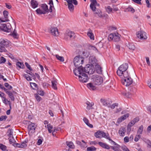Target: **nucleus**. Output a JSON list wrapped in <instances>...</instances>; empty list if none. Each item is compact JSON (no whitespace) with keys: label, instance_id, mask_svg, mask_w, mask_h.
I'll list each match as a JSON object with an SVG mask.
<instances>
[{"label":"nucleus","instance_id":"nucleus-1","mask_svg":"<svg viewBox=\"0 0 151 151\" xmlns=\"http://www.w3.org/2000/svg\"><path fill=\"white\" fill-rule=\"evenodd\" d=\"M84 58L80 55L76 56L74 59V64L78 71L83 69L82 65L83 63Z\"/></svg>","mask_w":151,"mask_h":151},{"label":"nucleus","instance_id":"nucleus-2","mask_svg":"<svg viewBox=\"0 0 151 151\" xmlns=\"http://www.w3.org/2000/svg\"><path fill=\"white\" fill-rule=\"evenodd\" d=\"M10 42L6 39H0V52H5L7 51L6 47H9Z\"/></svg>","mask_w":151,"mask_h":151},{"label":"nucleus","instance_id":"nucleus-3","mask_svg":"<svg viewBox=\"0 0 151 151\" xmlns=\"http://www.w3.org/2000/svg\"><path fill=\"white\" fill-rule=\"evenodd\" d=\"M78 71L79 74V75H78L79 81L83 83L87 82L88 80V77L87 75L84 73L83 69Z\"/></svg>","mask_w":151,"mask_h":151},{"label":"nucleus","instance_id":"nucleus-4","mask_svg":"<svg viewBox=\"0 0 151 151\" xmlns=\"http://www.w3.org/2000/svg\"><path fill=\"white\" fill-rule=\"evenodd\" d=\"M128 68V65L127 63H124L121 65L118 68L116 73L119 76L122 75L123 72L127 71Z\"/></svg>","mask_w":151,"mask_h":151},{"label":"nucleus","instance_id":"nucleus-5","mask_svg":"<svg viewBox=\"0 0 151 151\" xmlns=\"http://www.w3.org/2000/svg\"><path fill=\"white\" fill-rule=\"evenodd\" d=\"M128 91L127 93L122 92V94L125 96L129 98L132 95L134 94L136 92V89L134 87H129L128 88Z\"/></svg>","mask_w":151,"mask_h":151},{"label":"nucleus","instance_id":"nucleus-6","mask_svg":"<svg viewBox=\"0 0 151 151\" xmlns=\"http://www.w3.org/2000/svg\"><path fill=\"white\" fill-rule=\"evenodd\" d=\"M24 123L29 124L28 127V129L29 132H31V133H34L35 132V129L36 127L35 126V124L34 123L30 122V121H24Z\"/></svg>","mask_w":151,"mask_h":151},{"label":"nucleus","instance_id":"nucleus-7","mask_svg":"<svg viewBox=\"0 0 151 151\" xmlns=\"http://www.w3.org/2000/svg\"><path fill=\"white\" fill-rule=\"evenodd\" d=\"M11 25L9 23L2 24L0 26V30L9 32L11 31Z\"/></svg>","mask_w":151,"mask_h":151},{"label":"nucleus","instance_id":"nucleus-8","mask_svg":"<svg viewBox=\"0 0 151 151\" xmlns=\"http://www.w3.org/2000/svg\"><path fill=\"white\" fill-rule=\"evenodd\" d=\"M98 144L102 147L107 150L110 149V147H111L112 149L114 151H116L118 150V148L116 147H114L112 146H110L109 145H107L106 143L101 142H99Z\"/></svg>","mask_w":151,"mask_h":151},{"label":"nucleus","instance_id":"nucleus-9","mask_svg":"<svg viewBox=\"0 0 151 151\" xmlns=\"http://www.w3.org/2000/svg\"><path fill=\"white\" fill-rule=\"evenodd\" d=\"M92 79L94 83L96 85H100L103 82V78L99 75L93 76Z\"/></svg>","mask_w":151,"mask_h":151},{"label":"nucleus","instance_id":"nucleus-10","mask_svg":"<svg viewBox=\"0 0 151 151\" xmlns=\"http://www.w3.org/2000/svg\"><path fill=\"white\" fill-rule=\"evenodd\" d=\"M75 37V33L72 31H67L65 34L64 39L65 40H68L73 39Z\"/></svg>","mask_w":151,"mask_h":151},{"label":"nucleus","instance_id":"nucleus-11","mask_svg":"<svg viewBox=\"0 0 151 151\" xmlns=\"http://www.w3.org/2000/svg\"><path fill=\"white\" fill-rule=\"evenodd\" d=\"M133 80L131 77L122 79V82L123 85L127 86L130 85L132 83Z\"/></svg>","mask_w":151,"mask_h":151},{"label":"nucleus","instance_id":"nucleus-12","mask_svg":"<svg viewBox=\"0 0 151 151\" xmlns=\"http://www.w3.org/2000/svg\"><path fill=\"white\" fill-rule=\"evenodd\" d=\"M137 33V37L142 40H146L147 38L146 32L140 30Z\"/></svg>","mask_w":151,"mask_h":151},{"label":"nucleus","instance_id":"nucleus-13","mask_svg":"<svg viewBox=\"0 0 151 151\" xmlns=\"http://www.w3.org/2000/svg\"><path fill=\"white\" fill-rule=\"evenodd\" d=\"M100 101L104 106H107L109 107H110V105L112 103L111 99H101Z\"/></svg>","mask_w":151,"mask_h":151},{"label":"nucleus","instance_id":"nucleus-14","mask_svg":"<svg viewBox=\"0 0 151 151\" xmlns=\"http://www.w3.org/2000/svg\"><path fill=\"white\" fill-rule=\"evenodd\" d=\"M99 6V4L97 3L96 0H93V1L91 2L90 7L93 12H96L97 9L96 6Z\"/></svg>","mask_w":151,"mask_h":151},{"label":"nucleus","instance_id":"nucleus-15","mask_svg":"<svg viewBox=\"0 0 151 151\" xmlns=\"http://www.w3.org/2000/svg\"><path fill=\"white\" fill-rule=\"evenodd\" d=\"M3 13L4 18H0V20L1 22H4L9 21V20L8 19V12L7 11L5 10L4 11Z\"/></svg>","mask_w":151,"mask_h":151},{"label":"nucleus","instance_id":"nucleus-16","mask_svg":"<svg viewBox=\"0 0 151 151\" xmlns=\"http://www.w3.org/2000/svg\"><path fill=\"white\" fill-rule=\"evenodd\" d=\"M50 32L54 36L58 35V29L56 27H51L50 28Z\"/></svg>","mask_w":151,"mask_h":151},{"label":"nucleus","instance_id":"nucleus-17","mask_svg":"<svg viewBox=\"0 0 151 151\" xmlns=\"http://www.w3.org/2000/svg\"><path fill=\"white\" fill-rule=\"evenodd\" d=\"M89 62L93 66H95L96 65H98L97 64V60L94 57H90L89 58Z\"/></svg>","mask_w":151,"mask_h":151},{"label":"nucleus","instance_id":"nucleus-18","mask_svg":"<svg viewBox=\"0 0 151 151\" xmlns=\"http://www.w3.org/2000/svg\"><path fill=\"white\" fill-rule=\"evenodd\" d=\"M126 131L125 128L122 127L119 129V133L121 136H124L125 135Z\"/></svg>","mask_w":151,"mask_h":151},{"label":"nucleus","instance_id":"nucleus-19","mask_svg":"<svg viewBox=\"0 0 151 151\" xmlns=\"http://www.w3.org/2000/svg\"><path fill=\"white\" fill-rule=\"evenodd\" d=\"M95 71L99 74H101L102 72L101 67L98 64L96 65Z\"/></svg>","mask_w":151,"mask_h":151},{"label":"nucleus","instance_id":"nucleus-20","mask_svg":"<svg viewBox=\"0 0 151 151\" xmlns=\"http://www.w3.org/2000/svg\"><path fill=\"white\" fill-rule=\"evenodd\" d=\"M129 115V114L128 113L126 114L119 118L118 120V122H121L123 120L127 118L128 117Z\"/></svg>","mask_w":151,"mask_h":151},{"label":"nucleus","instance_id":"nucleus-21","mask_svg":"<svg viewBox=\"0 0 151 151\" xmlns=\"http://www.w3.org/2000/svg\"><path fill=\"white\" fill-rule=\"evenodd\" d=\"M86 104L87 106H86V109L88 110H89L91 109H93V108L92 107V106L94 105V103L93 102H91L90 103L88 101H87Z\"/></svg>","mask_w":151,"mask_h":151},{"label":"nucleus","instance_id":"nucleus-22","mask_svg":"<svg viewBox=\"0 0 151 151\" xmlns=\"http://www.w3.org/2000/svg\"><path fill=\"white\" fill-rule=\"evenodd\" d=\"M127 47L130 50H134L135 48L134 44L132 42H129L127 45Z\"/></svg>","mask_w":151,"mask_h":151},{"label":"nucleus","instance_id":"nucleus-23","mask_svg":"<svg viewBox=\"0 0 151 151\" xmlns=\"http://www.w3.org/2000/svg\"><path fill=\"white\" fill-rule=\"evenodd\" d=\"M87 87L90 90H95L96 89V87L92 83H88L87 84Z\"/></svg>","mask_w":151,"mask_h":151},{"label":"nucleus","instance_id":"nucleus-24","mask_svg":"<svg viewBox=\"0 0 151 151\" xmlns=\"http://www.w3.org/2000/svg\"><path fill=\"white\" fill-rule=\"evenodd\" d=\"M120 35L118 33L117 34H114L113 41L115 42L119 41L120 40Z\"/></svg>","mask_w":151,"mask_h":151},{"label":"nucleus","instance_id":"nucleus-25","mask_svg":"<svg viewBox=\"0 0 151 151\" xmlns=\"http://www.w3.org/2000/svg\"><path fill=\"white\" fill-rule=\"evenodd\" d=\"M31 4L33 8H35L37 7L38 4L35 0H31Z\"/></svg>","mask_w":151,"mask_h":151},{"label":"nucleus","instance_id":"nucleus-26","mask_svg":"<svg viewBox=\"0 0 151 151\" xmlns=\"http://www.w3.org/2000/svg\"><path fill=\"white\" fill-rule=\"evenodd\" d=\"M101 136L102 137H104L107 139H110V137L109 134L108 133H106L102 131Z\"/></svg>","mask_w":151,"mask_h":151},{"label":"nucleus","instance_id":"nucleus-27","mask_svg":"<svg viewBox=\"0 0 151 151\" xmlns=\"http://www.w3.org/2000/svg\"><path fill=\"white\" fill-rule=\"evenodd\" d=\"M91 66L90 65L88 64L87 65L86 67L83 69V72L85 73H87L89 74V72L91 68H90V66Z\"/></svg>","mask_w":151,"mask_h":151},{"label":"nucleus","instance_id":"nucleus-28","mask_svg":"<svg viewBox=\"0 0 151 151\" xmlns=\"http://www.w3.org/2000/svg\"><path fill=\"white\" fill-rule=\"evenodd\" d=\"M102 131L98 130L94 133L95 136L97 138H101V137L100 135H102Z\"/></svg>","mask_w":151,"mask_h":151},{"label":"nucleus","instance_id":"nucleus-29","mask_svg":"<svg viewBox=\"0 0 151 151\" xmlns=\"http://www.w3.org/2000/svg\"><path fill=\"white\" fill-rule=\"evenodd\" d=\"M66 143L67 145L70 148L73 149L75 147L73 142H68L66 141Z\"/></svg>","mask_w":151,"mask_h":151},{"label":"nucleus","instance_id":"nucleus-30","mask_svg":"<svg viewBox=\"0 0 151 151\" xmlns=\"http://www.w3.org/2000/svg\"><path fill=\"white\" fill-rule=\"evenodd\" d=\"M94 13L95 14H98V16L101 18L103 17H105V15L104 14H103L101 11L100 10H97V11H96Z\"/></svg>","mask_w":151,"mask_h":151},{"label":"nucleus","instance_id":"nucleus-31","mask_svg":"<svg viewBox=\"0 0 151 151\" xmlns=\"http://www.w3.org/2000/svg\"><path fill=\"white\" fill-rule=\"evenodd\" d=\"M6 93L8 95L9 97L11 99L12 101H14V97L12 92L10 91H7Z\"/></svg>","mask_w":151,"mask_h":151},{"label":"nucleus","instance_id":"nucleus-32","mask_svg":"<svg viewBox=\"0 0 151 151\" xmlns=\"http://www.w3.org/2000/svg\"><path fill=\"white\" fill-rule=\"evenodd\" d=\"M87 35L91 39L93 40H94V36L91 31L88 32L87 33Z\"/></svg>","mask_w":151,"mask_h":151},{"label":"nucleus","instance_id":"nucleus-33","mask_svg":"<svg viewBox=\"0 0 151 151\" xmlns=\"http://www.w3.org/2000/svg\"><path fill=\"white\" fill-rule=\"evenodd\" d=\"M139 121V118L138 117H136L132 120L129 123L133 126L136 123L138 122Z\"/></svg>","mask_w":151,"mask_h":151},{"label":"nucleus","instance_id":"nucleus-34","mask_svg":"<svg viewBox=\"0 0 151 151\" xmlns=\"http://www.w3.org/2000/svg\"><path fill=\"white\" fill-rule=\"evenodd\" d=\"M41 7L44 10L43 12H45V13L48 12V6L46 4H42Z\"/></svg>","mask_w":151,"mask_h":151},{"label":"nucleus","instance_id":"nucleus-35","mask_svg":"<svg viewBox=\"0 0 151 151\" xmlns=\"http://www.w3.org/2000/svg\"><path fill=\"white\" fill-rule=\"evenodd\" d=\"M16 65L17 67H18L19 68H23L24 67V65L23 63L19 61L17 63Z\"/></svg>","mask_w":151,"mask_h":151},{"label":"nucleus","instance_id":"nucleus-36","mask_svg":"<svg viewBox=\"0 0 151 151\" xmlns=\"http://www.w3.org/2000/svg\"><path fill=\"white\" fill-rule=\"evenodd\" d=\"M122 76L124 77V78L130 77L129 76L128 73L127 71L123 72L122 75L121 76Z\"/></svg>","mask_w":151,"mask_h":151},{"label":"nucleus","instance_id":"nucleus-37","mask_svg":"<svg viewBox=\"0 0 151 151\" xmlns=\"http://www.w3.org/2000/svg\"><path fill=\"white\" fill-rule=\"evenodd\" d=\"M30 85L32 88L35 90L38 89V86L36 84L34 83H30Z\"/></svg>","mask_w":151,"mask_h":151},{"label":"nucleus","instance_id":"nucleus-38","mask_svg":"<svg viewBox=\"0 0 151 151\" xmlns=\"http://www.w3.org/2000/svg\"><path fill=\"white\" fill-rule=\"evenodd\" d=\"M143 125H141L140 127H139L138 130L137 131V134H139L140 135V134H142L143 130Z\"/></svg>","mask_w":151,"mask_h":151},{"label":"nucleus","instance_id":"nucleus-39","mask_svg":"<svg viewBox=\"0 0 151 151\" xmlns=\"http://www.w3.org/2000/svg\"><path fill=\"white\" fill-rule=\"evenodd\" d=\"M68 8L70 12L73 11L74 9V6L72 4V2H71L68 4Z\"/></svg>","mask_w":151,"mask_h":151},{"label":"nucleus","instance_id":"nucleus-40","mask_svg":"<svg viewBox=\"0 0 151 151\" xmlns=\"http://www.w3.org/2000/svg\"><path fill=\"white\" fill-rule=\"evenodd\" d=\"M57 82L56 81H52V88L55 90L57 89V87L56 83Z\"/></svg>","mask_w":151,"mask_h":151},{"label":"nucleus","instance_id":"nucleus-41","mask_svg":"<svg viewBox=\"0 0 151 151\" xmlns=\"http://www.w3.org/2000/svg\"><path fill=\"white\" fill-rule=\"evenodd\" d=\"M12 35L15 38H18V35L17 33V31L14 29L13 32L12 33Z\"/></svg>","mask_w":151,"mask_h":151},{"label":"nucleus","instance_id":"nucleus-42","mask_svg":"<svg viewBox=\"0 0 151 151\" xmlns=\"http://www.w3.org/2000/svg\"><path fill=\"white\" fill-rule=\"evenodd\" d=\"M96 148L93 146L88 147L86 149L87 151H96Z\"/></svg>","mask_w":151,"mask_h":151},{"label":"nucleus","instance_id":"nucleus-43","mask_svg":"<svg viewBox=\"0 0 151 151\" xmlns=\"http://www.w3.org/2000/svg\"><path fill=\"white\" fill-rule=\"evenodd\" d=\"M88 49L89 50H94L95 51H96L97 52H99L97 47H96L94 46L89 45L88 46Z\"/></svg>","mask_w":151,"mask_h":151},{"label":"nucleus","instance_id":"nucleus-44","mask_svg":"<svg viewBox=\"0 0 151 151\" xmlns=\"http://www.w3.org/2000/svg\"><path fill=\"white\" fill-rule=\"evenodd\" d=\"M55 56L56 58L61 62H63L64 61V58L63 57L60 56L58 55H55Z\"/></svg>","mask_w":151,"mask_h":151},{"label":"nucleus","instance_id":"nucleus-45","mask_svg":"<svg viewBox=\"0 0 151 151\" xmlns=\"http://www.w3.org/2000/svg\"><path fill=\"white\" fill-rule=\"evenodd\" d=\"M96 46L97 48L100 49L103 47V44L102 42H100L96 44Z\"/></svg>","mask_w":151,"mask_h":151},{"label":"nucleus","instance_id":"nucleus-46","mask_svg":"<svg viewBox=\"0 0 151 151\" xmlns=\"http://www.w3.org/2000/svg\"><path fill=\"white\" fill-rule=\"evenodd\" d=\"M47 127L48 129L49 133H51L52 132L51 129L52 128V126L50 124H48L47 126Z\"/></svg>","mask_w":151,"mask_h":151},{"label":"nucleus","instance_id":"nucleus-47","mask_svg":"<svg viewBox=\"0 0 151 151\" xmlns=\"http://www.w3.org/2000/svg\"><path fill=\"white\" fill-rule=\"evenodd\" d=\"M36 12L37 13L39 14H45V12H43V11H42L39 9H37L36 10Z\"/></svg>","mask_w":151,"mask_h":151},{"label":"nucleus","instance_id":"nucleus-48","mask_svg":"<svg viewBox=\"0 0 151 151\" xmlns=\"http://www.w3.org/2000/svg\"><path fill=\"white\" fill-rule=\"evenodd\" d=\"M90 68L91 69L89 71V74H91L93 73L95 71V70L94 69L93 67V66H90Z\"/></svg>","mask_w":151,"mask_h":151},{"label":"nucleus","instance_id":"nucleus-49","mask_svg":"<svg viewBox=\"0 0 151 151\" xmlns=\"http://www.w3.org/2000/svg\"><path fill=\"white\" fill-rule=\"evenodd\" d=\"M114 36V34H111L109 36L108 39L109 41H111L112 40L113 41V39Z\"/></svg>","mask_w":151,"mask_h":151},{"label":"nucleus","instance_id":"nucleus-50","mask_svg":"<svg viewBox=\"0 0 151 151\" xmlns=\"http://www.w3.org/2000/svg\"><path fill=\"white\" fill-rule=\"evenodd\" d=\"M6 146L2 144H0V149L2 150L5 151L6 149Z\"/></svg>","mask_w":151,"mask_h":151},{"label":"nucleus","instance_id":"nucleus-51","mask_svg":"<svg viewBox=\"0 0 151 151\" xmlns=\"http://www.w3.org/2000/svg\"><path fill=\"white\" fill-rule=\"evenodd\" d=\"M0 64L4 63L6 61V59L2 56L0 58Z\"/></svg>","mask_w":151,"mask_h":151},{"label":"nucleus","instance_id":"nucleus-52","mask_svg":"<svg viewBox=\"0 0 151 151\" xmlns=\"http://www.w3.org/2000/svg\"><path fill=\"white\" fill-rule=\"evenodd\" d=\"M7 118V116L6 115L1 116L0 117V121H5Z\"/></svg>","mask_w":151,"mask_h":151},{"label":"nucleus","instance_id":"nucleus-53","mask_svg":"<svg viewBox=\"0 0 151 151\" xmlns=\"http://www.w3.org/2000/svg\"><path fill=\"white\" fill-rule=\"evenodd\" d=\"M8 133H9L7 135L8 136L11 137V136L13 135V132L12 131V129H9L8 131Z\"/></svg>","mask_w":151,"mask_h":151},{"label":"nucleus","instance_id":"nucleus-54","mask_svg":"<svg viewBox=\"0 0 151 151\" xmlns=\"http://www.w3.org/2000/svg\"><path fill=\"white\" fill-rule=\"evenodd\" d=\"M35 98L38 102L42 100V98L37 94H35Z\"/></svg>","mask_w":151,"mask_h":151},{"label":"nucleus","instance_id":"nucleus-55","mask_svg":"<svg viewBox=\"0 0 151 151\" xmlns=\"http://www.w3.org/2000/svg\"><path fill=\"white\" fill-rule=\"evenodd\" d=\"M145 142L148 145L147 147L150 148H151V141L149 139H147Z\"/></svg>","mask_w":151,"mask_h":151},{"label":"nucleus","instance_id":"nucleus-56","mask_svg":"<svg viewBox=\"0 0 151 151\" xmlns=\"http://www.w3.org/2000/svg\"><path fill=\"white\" fill-rule=\"evenodd\" d=\"M26 66L27 67V68L30 71H32L33 70L32 69V68L31 67L29 64L27 62H25V63Z\"/></svg>","mask_w":151,"mask_h":151},{"label":"nucleus","instance_id":"nucleus-57","mask_svg":"<svg viewBox=\"0 0 151 151\" xmlns=\"http://www.w3.org/2000/svg\"><path fill=\"white\" fill-rule=\"evenodd\" d=\"M132 126L129 123L127 127V132H130L131 131V127Z\"/></svg>","mask_w":151,"mask_h":151},{"label":"nucleus","instance_id":"nucleus-58","mask_svg":"<svg viewBox=\"0 0 151 151\" xmlns=\"http://www.w3.org/2000/svg\"><path fill=\"white\" fill-rule=\"evenodd\" d=\"M121 149L123 151H130L128 148L125 145L122 146L121 147Z\"/></svg>","mask_w":151,"mask_h":151},{"label":"nucleus","instance_id":"nucleus-59","mask_svg":"<svg viewBox=\"0 0 151 151\" xmlns=\"http://www.w3.org/2000/svg\"><path fill=\"white\" fill-rule=\"evenodd\" d=\"M9 140L10 144H12V143H14L16 142L13 137H12V139H10Z\"/></svg>","mask_w":151,"mask_h":151},{"label":"nucleus","instance_id":"nucleus-60","mask_svg":"<svg viewBox=\"0 0 151 151\" xmlns=\"http://www.w3.org/2000/svg\"><path fill=\"white\" fill-rule=\"evenodd\" d=\"M43 141V139L42 137H41V139H38L37 142V144L38 145H40L42 144Z\"/></svg>","mask_w":151,"mask_h":151},{"label":"nucleus","instance_id":"nucleus-61","mask_svg":"<svg viewBox=\"0 0 151 151\" xmlns=\"http://www.w3.org/2000/svg\"><path fill=\"white\" fill-rule=\"evenodd\" d=\"M106 9L107 12L109 13L112 12V9L109 6H108Z\"/></svg>","mask_w":151,"mask_h":151},{"label":"nucleus","instance_id":"nucleus-62","mask_svg":"<svg viewBox=\"0 0 151 151\" xmlns=\"http://www.w3.org/2000/svg\"><path fill=\"white\" fill-rule=\"evenodd\" d=\"M118 106V104L116 103H115L114 104H113L112 105H110V107L111 109H114L115 106Z\"/></svg>","mask_w":151,"mask_h":151},{"label":"nucleus","instance_id":"nucleus-63","mask_svg":"<svg viewBox=\"0 0 151 151\" xmlns=\"http://www.w3.org/2000/svg\"><path fill=\"white\" fill-rule=\"evenodd\" d=\"M12 145L14 147L21 148V145H20V144L19 143H13L12 144Z\"/></svg>","mask_w":151,"mask_h":151},{"label":"nucleus","instance_id":"nucleus-64","mask_svg":"<svg viewBox=\"0 0 151 151\" xmlns=\"http://www.w3.org/2000/svg\"><path fill=\"white\" fill-rule=\"evenodd\" d=\"M140 137L141 136L139 134H138V135H136L134 138V141L135 142L138 141L139 139L140 138Z\"/></svg>","mask_w":151,"mask_h":151}]
</instances>
